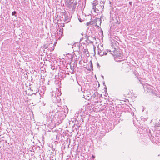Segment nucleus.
<instances>
[{"label": "nucleus", "instance_id": "nucleus-1", "mask_svg": "<svg viewBox=\"0 0 160 160\" xmlns=\"http://www.w3.org/2000/svg\"><path fill=\"white\" fill-rule=\"evenodd\" d=\"M105 0H102L100 2V4H98L96 7V13H98L100 12H101L103 10L104 8V5Z\"/></svg>", "mask_w": 160, "mask_h": 160}, {"label": "nucleus", "instance_id": "nucleus-2", "mask_svg": "<svg viewBox=\"0 0 160 160\" xmlns=\"http://www.w3.org/2000/svg\"><path fill=\"white\" fill-rule=\"evenodd\" d=\"M61 16L60 17H61L62 19L65 22H66L67 23L69 22L70 21V19L68 18V14L66 12H62L60 13Z\"/></svg>", "mask_w": 160, "mask_h": 160}, {"label": "nucleus", "instance_id": "nucleus-3", "mask_svg": "<svg viewBox=\"0 0 160 160\" xmlns=\"http://www.w3.org/2000/svg\"><path fill=\"white\" fill-rule=\"evenodd\" d=\"M113 55L115 58H120V57L122 56L121 52L119 50L118 51L117 50L115 51Z\"/></svg>", "mask_w": 160, "mask_h": 160}, {"label": "nucleus", "instance_id": "nucleus-4", "mask_svg": "<svg viewBox=\"0 0 160 160\" xmlns=\"http://www.w3.org/2000/svg\"><path fill=\"white\" fill-rule=\"evenodd\" d=\"M98 4V2L97 0H95L93 1V2L92 3V9L94 12H96V7Z\"/></svg>", "mask_w": 160, "mask_h": 160}, {"label": "nucleus", "instance_id": "nucleus-5", "mask_svg": "<svg viewBox=\"0 0 160 160\" xmlns=\"http://www.w3.org/2000/svg\"><path fill=\"white\" fill-rule=\"evenodd\" d=\"M84 93H85V95H83L84 98H85V95H86L87 96V97L88 98V99L90 98V97H92V96H91L90 92L88 91H86V92H84Z\"/></svg>", "mask_w": 160, "mask_h": 160}, {"label": "nucleus", "instance_id": "nucleus-6", "mask_svg": "<svg viewBox=\"0 0 160 160\" xmlns=\"http://www.w3.org/2000/svg\"><path fill=\"white\" fill-rule=\"evenodd\" d=\"M85 37V38L86 39H87V40L89 41L91 43H93V42L91 41L89 39V37L88 36L86 35Z\"/></svg>", "mask_w": 160, "mask_h": 160}, {"label": "nucleus", "instance_id": "nucleus-7", "mask_svg": "<svg viewBox=\"0 0 160 160\" xmlns=\"http://www.w3.org/2000/svg\"><path fill=\"white\" fill-rule=\"evenodd\" d=\"M74 1V0H69L68 1V2L69 5H71L73 3Z\"/></svg>", "mask_w": 160, "mask_h": 160}, {"label": "nucleus", "instance_id": "nucleus-8", "mask_svg": "<svg viewBox=\"0 0 160 160\" xmlns=\"http://www.w3.org/2000/svg\"><path fill=\"white\" fill-rule=\"evenodd\" d=\"M93 24L92 22H89L87 23V25L89 26L90 25H92Z\"/></svg>", "mask_w": 160, "mask_h": 160}, {"label": "nucleus", "instance_id": "nucleus-9", "mask_svg": "<svg viewBox=\"0 0 160 160\" xmlns=\"http://www.w3.org/2000/svg\"><path fill=\"white\" fill-rule=\"evenodd\" d=\"M16 11H14V12H12V15H15V16H16L15 14H16Z\"/></svg>", "mask_w": 160, "mask_h": 160}, {"label": "nucleus", "instance_id": "nucleus-10", "mask_svg": "<svg viewBox=\"0 0 160 160\" xmlns=\"http://www.w3.org/2000/svg\"><path fill=\"white\" fill-rule=\"evenodd\" d=\"M90 66L92 68H93V66H92V62H91V61H90Z\"/></svg>", "mask_w": 160, "mask_h": 160}, {"label": "nucleus", "instance_id": "nucleus-11", "mask_svg": "<svg viewBox=\"0 0 160 160\" xmlns=\"http://www.w3.org/2000/svg\"><path fill=\"white\" fill-rule=\"evenodd\" d=\"M103 52H101L100 53H99L98 54H99L100 56H102L104 55Z\"/></svg>", "mask_w": 160, "mask_h": 160}, {"label": "nucleus", "instance_id": "nucleus-12", "mask_svg": "<svg viewBox=\"0 0 160 160\" xmlns=\"http://www.w3.org/2000/svg\"><path fill=\"white\" fill-rule=\"evenodd\" d=\"M103 85L104 86H105L104 89H106V86L105 85V82L104 81V82H103Z\"/></svg>", "mask_w": 160, "mask_h": 160}, {"label": "nucleus", "instance_id": "nucleus-13", "mask_svg": "<svg viewBox=\"0 0 160 160\" xmlns=\"http://www.w3.org/2000/svg\"><path fill=\"white\" fill-rule=\"evenodd\" d=\"M102 52L101 50H99L98 49V53H101V52Z\"/></svg>", "mask_w": 160, "mask_h": 160}, {"label": "nucleus", "instance_id": "nucleus-14", "mask_svg": "<svg viewBox=\"0 0 160 160\" xmlns=\"http://www.w3.org/2000/svg\"><path fill=\"white\" fill-rule=\"evenodd\" d=\"M104 55H106L107 54V52L106 51L103 52Z\"/></svg>", "mask_w": 160, "mask_h": 160}, {"label": "nucleus", "instance_id": "nucleus-15", "mask_svg": "<svg viewBox=\"0 0 160 160\" xmlns=\"http://www.w3.org/2000/svg\"><path fill=\"white\" fill-rule=\"evenodd\" d=\"M78 19L80 22H82V19L81 18H78Z\"/></svg>", "mask_w": 160, "mask_h": 160}, {"label": "nucleus", "instance_id": "nucleus-16", "mask_svg": "<svg viewBox=\"0 0 160 160\" xmlns=\"http://www.w3.org/2000/svg\"><path fill=\"white\" fill-rule=\"evenodd\" d=\"M83 39V38H81L80 39V42H81Z\"/></svg>", "mask_w": 160, "mask_h": 160}, {"label": "nucleus", "instance_id": "nucleus-17", "mask_svg": "<svg viewBox=\"0 0 160 160\" xmlns=\"http://www.w3.org/2000/svg\"><path fill=\"white\" fill-rule=\"evenodd\" d=\"M102 77L103 79H104V76L103 75L101 76Z\"/></svg>", "mask_w": 160, "mask_h": 160}, {"label": "nucleus", "instance_id": "nucleus-18", "mask_svg": "<svg viewBox=\"0 0 160 160\" xmlns=\"http://www.w3.org/2000/svg\"><path fill=\"white\" fill-rule=\"evenodd\" d=\"M92 157L93 158H95V157L93 155H92Z\"/></svg>", "mask_w": 160, "mask_h": 160}, {"label": "nucleus", "instance_id": "nucleus-19", "mask_svg": "<svg viewBox=\"0 0 160 160\" xmlns=\"http://www.w3.org/2000/svg\"><path fill=\"white\" fill-rule=\"evenodd\" d=\"M98 66H99V67H100L99 65V64H98Z\"/></svg>", "mask_w": 160, "mask_h": 160}, {"label": "nucleus", "instance_id": "nucleus-20", "mask_svg": "<svg viewBox=\"0 0 160 160\" xmlns=\"http://www.w3.org/2000/svg\"><path fill=\"white\" fill-rule=\"evenodd\" d=\"M64 26V25H63V27Z\"/></svg>", "mask_w": 160, "mask_h": 160}, {"label": "nucleus", "instance_id": "nucleus-21", "mask_svg": "<svg viewBox=\"0 0 160 160\" xmlns=\"http://www.w3.org/2000/svg\"><path fill=\"white\" fill-rule=\"evenodd\" d=\"M64 26V25H63V27Z\"/></svg>", "mask_w": 160, "mask_h": 160}]
</instances>
